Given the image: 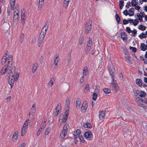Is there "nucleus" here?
<instances>
[{
    "label": "nucleus",
    "instance_id": "obj_21",
    "mask_svg": "<svg viewBox=\"0 0 147 147\" xmlns=\"http://www.w3.org/2000/svg\"><path fill=\"white\" fill-rule=\"evenodd\" d=\"M88 72V67L86 66L84 67L83 71V74L84 76H86L87 74V73Z\"/></svg>",
    "mask_w": 147,
    "mask_h": 147
},
{
    "label": "nucleus",
    "instance_id": "obj_3",
    "mask_svg": "<svg viewBox=\"0 0 147 147\" xmlns=\"http://www.w3.org/2000/svg\"><path fill=\"white\" fill-rule=\"evenodd\" d=\"M49 22L47 21L45 24L42 30L41 31L39 36L38 40V47H40L42 43L45 36L46 34L47 30L48 28Z\"/></svg>",
    "mask_w": 147,
    "mask_h": 147
},
{
    "label": "nucleus",
    "instance_id": "obj_4",
    "mask_svg": "<svg viewBox=\"0 0 147 147\" xmlns=\"http://www.w3.org/2000/svg\"><path fill=\"white\" fill-rule=\"evenodd\" d=\"M11 66H9V64H8L7 65L4 66L0 72L2 73V75L4 74L6 72H8L7 73H11V72H12V68L11 70L10 69Z\"/></svg>",
    "mask_w": 147,
    "mask_h": 147
},
{
    "label": "nucleus",
    "instance_id": "obj_29",
    "mask_svg": "<svg viewBox=\"0 0 147 147\" xmlns=\"http://www.w3.org/2000/svg\"><path fill=\"white\" fill-rule=\"evenodd\" d=\"M6 61H7V57L5 56H3V58H2L1 60V64L2 65H3L4 64V63Z\"/></svg>",
    "mask_w": 147,
    "mask_h": 147
},
{
    "label": "nucleus",
    "instance_id": "obj_31",
    "mask_svg": "<svg viewBox=\"0 0 147 147\" xmlns=\"http://www.w3.org/2000/svg\"><path fill=\"white\" fill-rule=\"evenodd\" d=\"M68 128V124L66 123L65 124L63 127V129L62 130L63 131H65L67 132V129Z\"/></svg>",
    "mask_w": 147,
    "mask_h": 147
},
{
    "label": "nucleus",
    "instance_id": "obj_36",
    "mask_svg": "<svg viewBox=\"0 0 147 147\" xmlns=\"http://www.w3.org/2000/svg\"><path fill=\"white\" fill-rule=\"evenodd\" d=\"M87 46H92V39L91 38H89L88 39V41L87 44Z\"/></svg>",
    "mask_w": 147,
    "mask_h": 147
},
{
    "label": "nucleus",
    "instance_id": "obj_63",
    "mask_svg": "<svg viewBox=\"0 0 147 147\" xmlns=\"http://www.w3.org/2000/svg\"><path fill=\"white\" fill-rule=\"evenodd\" d=\"M84 76H83L80 78V83L81 84L84 81Z\"/></svg>",
    "mask_w": 147,
    "mask_h": 147
},
{
    "label": "nucleus",
    "instance_id": "obj_52",
    "mask_svg": "<svg viewBox=\"0 0 147 147\" xmlns=\"http://www.w3.org/2000/svg\"><path fill=\"white\" fill-rule=\"evenodd\" d=\"M126 30L127 32L129 33H130L132 32L130 28L129 27H127L126 28Z\"/></svg>",
    "mask_w": 147,
    "mask_h": 147
},
{
    "label": "nucleus",
    "instance_id": "obj_64",
    "mask_svg": "<svg viewBox=\"0 0 147 147\" xmlns=\"http://www.w3.org/2000/svg\"><path fill=\"white\" fill-rule=\"evenodd\" d=\"M124 1L123 0H120L119 2V5H123L124 6L123 4Z\"/></svg>",
    "mask_w": 147,
    "mask_h": 147
},
{
    "label": "nucleus",
    "instance_id": "obj_5",
    "mask_svg": "<svg viewBox=\"0 0 147 147\" xmlns=\"http://www.w3.org/2000/svg\"><path fill=\"white\" fill-rule=\"evenodd\" d=\"M108 69L109 72L111 76L113 77L114 75V73L115 71V67L112 64H110L108 66Z\"/></svg>",
    "mask_w": 147,
    "mask_h": 147
},
{
    "label": "nucleus",
    "instance_id": "obj_22",
    "mask_svg": "<svg viewBox=\"0 0 147 147\" xmlns=\"http://www.w3.org/2000/svg\"><path fill=\"white\" fill-rule=\"evenodd\" d=\"M129 15L130 16H132L134 14V8H130L129 10Z\"/></svg>",
    "mask_w": 147,
    "mask_h": 147
},
{
    "label": "nucleus",
    "instance_id": "obj_53",
    "mask_svg": "<svg viewBox=\"0 0 147 147\" xmlns=\"http://www.w3.org/2000/svg\"><path fill=\"white\" fill-rule=\"evenodd\" d=\"M69 109H66V110H65V116H67L68 117V116L69 115Z\"/></svg>",
    "mask_w": 147,
    "mask_h": 147
},
{
    "label": "nucleus",
    "instance_id": "obj_54",
    "mask_svg": "<svg viewBox=\"0 0 147 147\" xmlns=\"http://www.w3.org/2000/svg\"><path fill=\"white\" fill-rule=\"evenodd\" d=\"M123 24L124 25H126L129 23V21L126 19H124L123 20Z\"/></svg>",
    "mask_w": 147,
    "mask_h": 147
},
{
    "label": "nucleus",
    "instance_id": "obj_24",
    "mask_svg": "<svg viewBox=\"0 0 147 147\" xmlns=\"http://www.w3.org/2000/svg\"><path fill=\"white\" fill-rule=\"evenodd\" d=\"M70 0H64L63 5L64 7L66 8L68 6Z\"/></svg>",
    "mask_w": 147,
    "mask_h": 147
},
{
    "label": "nucleus",
    "instance_id": "obj_48",
    "mask_svg": "<svg viewBox=\"0 0 147 147\" xmlns=\"http://www.w3.org/2000/svg\"><path fill=\"white\" fill-rule=\"evenodd\" d=\"M129 49L132 51L134 52H135L136 51V47H133L131 46L129 47Z\"/></svg>",
    "mask_w": 147,
    "mask_h": 147
},
{
    "label": "nucleus",
    "instance_id": "obj_18",
    "mask_svg": "<svg viewBox=\"0 0 147 147\" xmlns=\"http://www.w3.org/2000/svg\"><path fill=\"white\" fill-rule=\"evenodd\" d=\"M17 12H16V11H14V12L13 19L15 20H18L19 17V11H18V9H17Z\"/></svg>",
    "mask_w": 147,
    "mask_h": 147
},
{
    "label": "nucleus",
    "instance_id": "obj_46",
    "mask_svg": "<svg viewBox=\"0 0 147 147\" xmlns=\"http://www.w3.org/2000/svg\"><path fill=\"white\" fill-rule=\"evenodd\" d=\"M134 22L133 23V24L134 26H136L138 23L139 22L137 19H136L134 20Z\"/></svg>",
    "mask_w": 147,
    "mask_h": 147
},
{
    "label": "nucleus",
    "instance_id": "obj_26",
    "mask_svg": "<svg viewBox=\"0 0 147 147\" xmlns=\"http://www.w3.org/2000/svg\"><path fill=\"white\" fill-rule=\"evenodd\" d=\"M103 91L106 94H109L111 92V90L110 89L105 88L103 89Z\"/></svg>",
    "mask_w": 147,
    "mask_h": 147
},
{
    "label": "nucleus",
    "instance_id": "obj_1",
    "mask_svg": "<svg viewBox=\"0 0 147 147\" xmlns=\"http://www.w3.org/2000/svg\"><path fill=\"white\" fill-rule=\"evenodd\" d=\"M15 67L13 66L11 73H9L7 74V76L9 78L8 82L11 86V88L13 87L14 81H17L18 79L19 75V73L18 72L16 73L15 74Z\"/></svg>",
    "mask_w": 147,
    "mask_h": 147
},
{
    "label": "nucleus",
    "instance_id": "obj_23",
    "mask_svg": "<svg viewBox=\"0 0 147 147\" xmlns=\"http://www.w3.org/2000/svg\"><path fill=\"white\" fill-rule=\"evenodd\" d=\"M83 126L85 128H90L92 127L91 124L88 122L84 124Z\"/></svg>",
    "mask_w": 147,
    "mask_h": 147
},
{
    "label": "nucleus",
    "instance_id": "obj_30",
    "mask_svg": "<svg viewBox=\"0 0 147 147\" xmlns=\"http://www.w3.org/2000/svg\"><path fill=\"white\" fill-rule=\"evenodd\" d=\"M70 105V100L69 99H67L65 103L66 109H69V108Z\"/></svg>",
    "mask_w": 147,
    "mask_h": 147
},
{
    "label": "nucleus",
    "instance_id": "obj_8",
    "mask_svg": "<svg viewBox=\"0 0 147 147\" xmlns=\"http://www.w3.org/2000/svg\"><path fill=\"white\" fill-rule=\"evenodd\" d=\"M87 106L88 105L87 104L86 102H84L81 108V111L82 112L84 113L86 111L87 108Z\"/></svg>",
    "mask_w": 147,
    "mask_h": 147
},
{
    "label": "nucleus",
    "instance_id": "obj_27",
    "mask_svg": "<svg viewBox=\"0 0 147 147\" xmlns=\"http://www.w3.org/2000/svg\"><path fill=\"white\" fill-rule=\"evenodd\" d=\"M92 49L91 46H86V54H88V53Z\"/></svg>",
    "mask_w": 147,
    "mask_h": 147
},
{
    "label": "nucleus",
    "instance_id": "obj_11",
    "mask_svg": "<svg viewBox=\"0 0 147 147\" xmlns=\"http://www.w3.org/2000/svg\"><path fill=\"white\" fill-rule=\"evenodd\" d=\"M16 0H9V3L10 4L11 8L12 10H13L14 8Z\"/></svg>",
    "mask_w": 147,
    "mask_h": 147
},
{
    "label": "nucleus",
    "instance_id": "obj_10",
    "mask_svg": "<svg viewBox=\"0 0 147 147\" xmlns=\"http://www.w3.org/2000/svg\"><path fill=\"white\" fill-rule=\"evenodd\" d=\"M55 110L56 111L54 112L55 115L57 116L60 113V111L61 110V106L58 105L56 107Z\"/></svg>",
    "mask_w": 147,
    "mask_h": 147
},
{
    "label": "nucleus",
    "instance_id": "obj_41",
    "mask_svg": "<svg viewBox=\"0 0 147 147\" xmlns=\"http://www.w3.org/2000/svg\"><path fill=\"white\" fill-rule=\"evenodd\" d=\"M84 41V39L83 37H80L79 39V44L80 45H82Z\"/></svg>",
    "mask_w": 147,
    "mask_h": 147
},
{
    "label": "nucleus",
    "instance_id": "obj_38",
    "mask_svg": "<svg viewBox=\"0 0 147 147\" xmlns=\"http://www.w3.org/2000/svg\"><path fill=\"white\" fill-rule=\"evenodd\" d=\"M26 130V129L22 128L21 132V135L22 136H23L25 135Z\"/></svg>",
    "mask_w": 147,
    "mask_h": 147
},
{
    "label": "nucleus",
    "instance_id": "obj_50",
    "mask_svg": "<svg viewBox=\"0 0 147 147\" xmlns=\"http://www.w3.org/2000/svg\"><path fill=\"white\" fill-rule=\"evenodd\" d=\"M43 129H42V127H40L39 130H38L37 134H36V135L37 136H39V135H40V133L42 132V130Z\"/></svg>",
    "mask_w": 147,
    "mask_h": 147
},
{
    "label": "nucleus",
    "instance_id": "obj_37",
    "mask_svg": "<svg viewBox=\"0 0 147 147\" xmlns=\"http://www.w3.org/2000/svg\"><path fill=\"white\" fill-rule=\"evenodd\" d=\"M111 86L112 87L113 89L115 91H116L118 90V86L116 84H113V85H111Z\"/></svg>",
    "mask_w": 147,
    "mask_h": 147
},
{
    "label": "nucleus",
    "instance_id": "obj_42",
    "mask_svg": "<svg viewBox=\"0 0 147 147\" xmlns=\"http://www.w3.org/2000/svg\"><path fill=\"white\" fill-rule=\"evenodd\" d=\"M89 89V86L88 84H86L85 86V88L84 89V92L85 93L87 92L88 91Z\"/></svg>",
    "mask_w": 147,
    "mask_h": 147
},
{
    "label": "nucleus",
    "instance_id": "obj_35",
    "mask_svg": "<svg viewBox=\"0 0 147 147\" xmlns=\"http://www.w3.org/2000/svg\"><path fill=\"white\" fill-rule=\"evenodd\" d=\"M116 20L118 23H119L120 22V19L118 14H116L115 16Z\"/></svg>",
    "mask_w": 147,
    "mask_h": 147
},
{
    "label": "nucleus",
    "instance_id": "obj_44",
    "mask_svg": "<svg viewBox=\"0 0 147 147\" xmlns=\"http://www.w3.org/2000/svg\"><path fill=\"white\" fill-rule=\"evenodd\" d=\"M137 16L138 17L139 20V21H140V22H143V20H142V18L141 17V15L139 13H138L137 14Z\"/></svg>",
    "mask_w": 147,
    "mask_h": 147
},
{
    "label": "nucleus",
    "instance_id": "obj_62",
    "mask_svg": "<svg viewBox=\"0 0 147 147\" xmlns=\"http://www.w3.org/2000/svg\"><path fill=\"white\" fill-rule=\"evenodd\" d=\"M67 118H68L67 117L65 116V117H64V118L63 119V123H65L67 121Z\"/></svg>",
    "mask_w": 147,
    "mask_h": 147
},
{
    "label": "nucleus",
    "instance_id": "obj_9",
    "mask_svg": "<svg viewBox=\"0 0 147 147\" xmlns=\"http://www.w3.org/2000/svg\"><path fill=\"white\" fill-rule=\"evenodd\" d=\"M59 60V55L57 54H56V57H55L54 61V63L55 64L54 68V69H56L57 68L58 66L57 64Z\"/></svg>",
    "mask_w": 147,
    "mask_h": 147
},
{
    "label": "nucleus",
    "instance_id": "obj_12",
    "mask_svg": "<svg viewBox=\"0 0 147 147\" xmlns=\"http://www.w3.org/2000/svg\"><path fill=\"white\" fill-rule=\"evenodd\" d=\"M105 112L104 111H100L99 112V117L100 120L103 119L105 116Z\"/></svg>",
    "mask_w": 147,
    "mask_h": 147
},
{
    "label": "nucleus",
    "instance_id": "obj_43",
    "mask_svg": "<svg viewBox=\"0 0 147 147\" xmlns=\"http://www.w3.org/2000/svg\"><path fill=\"white\" fill-rule=\"evenodd\" d=\"M21 17L23 18L25 16V11L24 9L21 11Z\"/></svg>",
    "mask_w": 147,
    "mask_h": 147
},
{
    "label": "nucleus",
    "instance_id": "obj_2",
    "mask_svg": "<svg viewBox=\"0 0 147 147\" xmlns=\"http://www.w3.org/2000/svg\"><path fill=\"white\" fill-rule=\"evenodd\" d=\"M146 95V93L144 91L139 90H136L134 93V95L136 96H138L137 97L135 98L136 101L138 105L142 107H143L142 104L143 100L140 98L144 97Z\"/></svg>",
    "mask_w": 147,
    "mask_h": 147
},
{
    "label": "nucleus",
    "instance_id": "obj_19",
    "mask_svg": "<svg viewBox=\"0 0 147 147\" xmlns=\"http://www.w3.org/2000/svg\"><path fill=\"white\" fill-rule=\"evenodd\" d=\"M38 66V64L37 63H35L34 64L32 69V71L33 73H34L37 69Z\"/></svg>",
    "mask_w": 147,
    "mask_h": 147
},
{
    "label": "nucleus",
    "instance_id": "obj_49",
    "mask_svg": "<svg viewBox=\"0 0 147 147\" xmlns=\"http://www.w3.org/2000/svg\"><path fill=\"white\" fill-rule=\"evenodd\" d=\"M11 11L9 7H8L7 8V15L8 16H10L11 14Z\"/></svg>",
    "mask_w": 147,
    "mask_h": 147
},
{
    "label": "nucleus",
    "instance_id": "obj_47",
    "mask_svg": "<svg viewBox=\"0 0 147 147\" xmlns=\"http://www.w3.org/2000/svg\"><path fill=\"white\" fill-rule=\"evenodd\" d=\"M79 138L81 142H85V141L82 136H79Z\"/></svg>",
    "mask_w": 147,
    "mask_h": 147
},
{
    "label": "nucleus",
    "instance_id": "obj_28",
    "mask_svg": "<svg viewBox=\"0 0 147 147\" xmlns=\"http://www.w3.org/2000/svg\"><path fill=\"white\" fill-rule=\"evenodd\" d=\"M138 1L137 0H133L131 1V5L133 7H135L138 3Z\"/></svg>",
    "mask_w": 147,
    "mask_h": 147
},
{
    "label": "nucleus",
    "instance_id": "obj_33",
    "mask_svg": "<svg viewBox=\"0 0 147 147\" xmlns=\"http://www.w3.org/2000/svg\"><path fill=\"white\" fill-rule=\"evenodd\" d=\"M55 82V78H52L51 79L50 82L48 83V84L50 85V86H52Z\"/></svg>",
    "mask_w": 147,
    "mask_h": 147
},
{
    "label": "nucleus",
    "instance_id": "obj_17",
    "mask_svg": "<svg viewBox=\"0 0 147 147\" xmlns=\"http://www.w3.org/2000/svg\"><path fill=\"white\" fill-rule=\"evenodd\" d=\"M29 121V119H28L25 121L24 124L22 127V128L25 129H27L28 125V122Z\"/></svg>",
    "mask_w": 147,
    "mask_h": 147
},
{
    "label": "nucleus",
    "instance_id": "obj_59",
    "mask_svg": "<svg viewBox=\"0 0 147 147\" xmlns=\"http://www.w3.org/2000/svg\"><path fill=\"white\" fill-rule=\"evenodd\" d=\"M144 35H145V34L144 33H141L139 36V38L141 39H142V38H143V36Z\"/></svg>",
    "mask_w": 147,
    "mask_h": 147
},
{
    "label": "nucleus",
    "instance_id": "obj_56",
    "mask_svg": "<svg viewBox=\"0 0 147 147\" xmlns=\"http://www.w3.org/2000/svg\"><path fill=\"white\" fill-rule=\"evenodd\" d=\"M74 133L77 134L78 135H79L81 134L80 130V129H78L76 131V132H74Z\"/></svg>",
    "mask_w": 147,
    "mask_h": 147
},
{
    "label": "nucleus",
    "instance_id": "obj_34",
    "mask_svg": "<svg viewBox=\"0 0 147 147\" xmlns=\"http://www.w3.org/2000/svg\"><path fill=\"white\" fill-rule=\"evenodd\" d=\"M146 27L142 25H140L138 26V28L140 30L144 31L146 30Z\"/></svg>",
    "mask_w": 147,
    "mask_h": 147
},
{
    "label": "nucleus",
    "instance_id": "obj_58",
    "mask_svg": "<svg viewBox=\"0 0 147 147\" xmlns=\"http://www.w3.org/2000/svg\"><path fill=\"white\" fill-rule=\"evenodd\" d=\"M11 97L10 96L8 97L7 98H6L5 100V102H9L11 99Z\"/></svg>",
    "mask_w": 147,
    "mask_h": 147
},
{
    "label": "nucleus",
    "instance_id": "obj_57",
    "mask_svg": "<svg viewBox=\"0 0 147 147\" xmlns=\"http://www.w3.org/2000/svg\"><path fill=\"white\" fill-rule=\"evenodd\" d=\"M123 13L124 15L125 16L129 15V13L128 12L127 10V9L125 10L123 12Z\"/></svg>",
    "mask_w": 147,
    "mask_h": 147
},
{
    "label": "nucleus",
    "instance_id": "obj_51",
    "mask_svg": "<svg viewBox=\"0 0 147 147\" xmlns=\"http://www.w3.org/2000/svg\"><path fill=\"white\" fill-rule=\"evenodd\" d=\"M50 131V129L49 128H47L45 132V134L47 135L49 134Z\"/></svg>",
    "mask_w": 147,
    "mask_h": 147
},
{
    "label": "nucleus",
    "instance_id": "obj_45",
    "mask_svg": "<svg viewBox=\"0 0 147 147\" xmlns=\"http://www.w3.org/2000/svg\"><path fill=\"white\" fill-rule=\"evenodd\" d=\"M97 94L96 92L94 93L93 94V97L92 98V99L95 101V100L97 98Z\"/></svg>",
    "mask_w": 147,
    "mask_h": 147
},
{
    "label": "nucleus",
    "instance_id": "obj_13",
    "mask_svg": "<svg viewBox=\"0 0 147 147\" xmlns=\"http://www.w3.org/2000/svg\"><path fill=\"white\" fill-rule=\"evenodd\" d=\"M7 63L9 64V66H11L12 63V56L11 55H10L8 58H7Z\"/></svg>",
    "mask_w": 147,
    "mask_h": 147
},
{
    "label": "nucleus",
    "instance_id": "obj_7",
    "mask_svg": "<svg viewBox=\"0 0 147 147\" xmlns=\"http://www.w3.org/2000/svg\"><path fill=\"white\" fill-rule=\"evenodd\" d=\"M84 137L88 140H91L93 138L92 134L90 131L86 132L84 134Z\"/></svg>",
    "mask_w": 147,
    "mask_h": 147
},
{
    "label": "nucleus",
    "instance_id": "obj_61",
    "mask_svg": "<svg viewBox=\"0 0 147 147\" xmlns=\"http://www.w3.org/2000/svg\"><path fill=\"white\" fill-rule=\"evenodd\" d=\"M130 2L129 1L127 2V3L126 4V5L125 6V7L127 8H128L129 7V6H130Z\"/></svg>",
    "mask_w": 147,
    "mask_h": 147
},
{
    "label": "nucleus",
    "instance_id": "obj_20",
    "mask_svg": "<svg viewBox=\"0 0 147 147\" xmlns=\"http://www.w3.org/2000/svg\"><path fill=\"white\" fill-rule=\"evenodd\" d=\"M67 132L65 131H62L60 135V137L61 138V140L63 139L65 137Z\"/></svg>",
    "mask_w": 147,
    "mask_h": 147
},
{
    "label": "nucleus",
    "instance_id": "obj_16",
    "mask_svg": "<svg viewBox=\"0 0 147 147\" xmlns=\"http://www.w3.org/2000/svg\"><path fill=\"white\" fill-rule=\"evenodd\" d=\"M121 38L123 40H126L127 38V34L125 32H123L121 33Z\"/></svg>",
    "mask_w": 147,
    "mask_h": 147
},
{
    "label": "nucleus",
    "instance_id": "obj_14",
    "mask_svg": "<svg viewBox=\"0 0 147 147\" xmlns=\"http://www.w3.org/2000/svg\"><path fill=\"white\" fill-rule=\"evenodd\" d=\"M140 48L141 50L145 51L147 50V47L145 44L141 43L140 44Z\"/></svg>",
    "mask_w": 147,
    "mask_h": 147
},
{
    "label": "nucleus",
    "instance_id": "obj_15",
    "mask_svg": "<svg viewBox=\"0 0 147 147\" xmlns=\"http://www.w3.org/2000/svg\"><path fill=\"white\" fill-rule=\"evenodd\" d=\"M136 84L139 87H141L142 85V80L140 79H137L136 80Z\"/></svg>",
    "mask_w": 147,
    "mask_h": 147
},
{
    "label": "nucleus",
    "instance_id": "obj_32",
    "mask_svg": "<svg viewBox=\"0 0 147 147\" xmlns=\"http://www.w3.org/2000/svg\"><path fill=\"white\" fill-rule=\"evenodd\" d=\"M18 132L17 131H15L13 135L12 138L15 139V140H17L18 138Z\"/></svg>",
    "mask_w": 147,
    "mask_h": 147
},
{
    "label": "nucleus",
    "instance_id": "obj_6",
    "mask_svg": "<svg viewBox=\"0 0 147 147\" xmlns=\"http://www.w3.org/2000/svg\"><path fill=\"white\" fill-rule=\"evenodd\" d=\"M92 23L91 20H89L86 24L85 28V33L87 34L88 33L89 31L92 28Z\"/></svg>",
    "mask_w": 147,
    "mask_h": 147
},
{
    "label": "nucleus",
    "instance_id": "obj_60",
    "mask_svg": "<svg viewBox=\"0 0 147 147\" xmlns=\"http://www.w3.org/2000/svg\"><path fill=\"white\" fill-rule=\"evenodd\" d=\"M25 17L24 18L21 17V23L22 24L24 25L25 24V22L24 21Z\"/></svg>",
    "mask_w": 147,
    "mask_h": 147
},
{
    "label": "nucleus",
    "instance_id": "obj_55",
    "mask_svg": "<svg viewBox=\"0 0 147 147\" xmlns=\"http://www.w3.org/2000/svg\"><path fill=\"white\" fill-rule=\"evenodd\" d=\"M36 111V108L32 107L31 109V113H35Z\"/></svg>",
    "mask_w": 147,
    "mask_h": 147
},
{
    "label": "nucleus",
    "instance_id": "obj_40",
    "mask_svg": "<svg viewBox=\"0 0 147 147\" xmlns=\"http://www.w3.org/2000/svg\"><path fill=\"white\" fill-rule=\"evenodd\" d=\"M131 36H136V34L137 33V31L135 29H134L131 32Z\"/></svg>",
    "mask_w": 147,
    "mask_h": 147
},
{
    "label": "nucleus",
    "instance_id": "obj_39",
    "mask_svg": "<svg viewBox=\"0 0 147 147\" xmlns=\"http://www.w3.org/2000/svg\"><path fill=\"white\" fill-rule=\"evenodd\" d=\"M111 78L112 79V82L111 84V85H113V84H116V81L114 79V75H113V77L112 76H111Z\"/></svg>",
    "mask_w": 147,
    "mask_h": 147
},
{
    "label": "nucleus",
    "instance_id": "obj_25",
    "mask_svg": "<svg viewBox=\"0 0 147 147\" xmlns=\"http://www.w3.org/2000/svg\"><path fill=\"white\" fill-rule=\"evenodd\" d=\"M81 103L80 99L79 98H77L76 100V107L77 109H78L80 106Z\"/></svg>",
    "mask_w": 147,
    "mask_h": 147
}]
</instances>
